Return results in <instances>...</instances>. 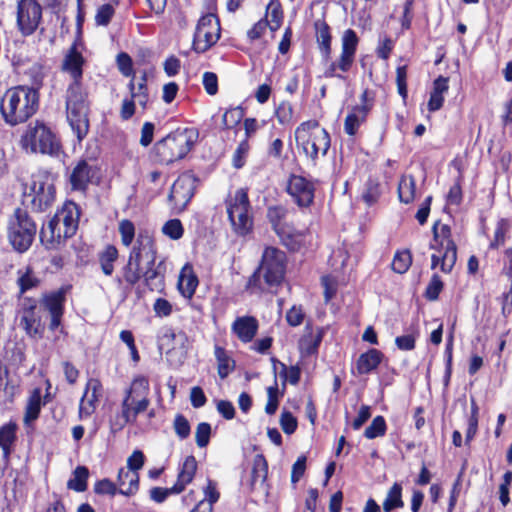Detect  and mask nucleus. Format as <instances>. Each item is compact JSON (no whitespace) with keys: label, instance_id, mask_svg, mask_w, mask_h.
Segmentation results:
<instances>
[{"label":"nucleus","instance_id":"obj_1","mask_svg":"<svg viewBox=\"0 0 512 512\" xmlns=\"http://www.w3.org/2000/svg\"><path fill=\"white\" fill-rule=\"evenodd\" d=\"M84 64L85 59L77 50L76 44L69 48L61 64L62 71L71 78L65 94L67 120L79 141L89 131L88 95L82 85Z\"/></svg>","mask_w":512,"mask_h":512},{"label":"nucleus","instance_id":"obj_2","mask_svg":"<svg viewBox=\"0 0 512 512\" xmlns=\"http://www.w3.org/2000/svg\"><path fill=\"white\" fill-rule=\"evenodd\" d=\"M39 107V93L28 86L8 89L1 98L0 112L3 120L10 126L26 122Z\"/></svg>","mask_w":512,"mask_h":512},{"label":"nucleus","instance_id":"obj_3","mask_svg":"<svg viewBox=\"0 0 512 512\" xmlns=\"http://www.w3.org/2000/svg\"><path fill=\"white\" fill-rule=\"evenodd\" d=\"M149 380L139 375L135 377L126 390L121 403V412L110 421L111 430L114 432L122 430L127 424L135 423L138 414L144 412L149 404Z\"/></svg>","mask_w":512,"mask_h":512},{"label":"nucleus","instance_id":"obj_4","mask_svg":"<svg viewBox=\"0 0 512 512\" xmlns=\"http://www.w3.org/2000/svg\"><path fill=\"white\" fill-rule=\"evenodd\" d=\"M294 135L297 147L313 167L318 165L320 156L325 157L331 147L330 133L316 119L300 123Z\"/></svg>","mask_w":512,"mask_h":512},{"label":"nucleus","instance_id":"obj_5","mask_svg":"<svg viewBox=\"0 0 512 512\" xmlns=\"http://www.w3.org/2000/svg\"><path fill=\"white\" fill-rule=\"evenodd\" d=\"M79 209L74 202H66L40 230V240L47 248H54L62 239L72 237L79 222Z\"/></svg>","mask_w":512,"mask_h":512},{"label":"nucleus","instance_id":"obj_6","mask_svg":"<svg viewBox=\"0 0 512 512\" xmlns=\"http://www.w3.org/2000/svg\"><path fill=\"white\" fill-rule=\"evenodd\" d=\"M197 139L198 132L195 129H177L155 143L154 159L165 165L181 160L190 152Z\"/></svg>","mask_w":512,"mask_h":512},{"label":"nucleus","instance_id":"obj_7","mask_svg":"<svg viewBox=\"0 0 512 512\" xmlns=\"http://www.w3.org/2000/svg\"><path fill=\"white\" fill-rule=\"evenodd\" d=\"M26 152L57 155L60 143L51 129L41 121L31 122L20 140Z\"/></svg>","mask_w":512,"mask_h":512},{"label":"nucleus","instance_id":"obj_8","mask_svg":"<svg viewBox=\"0 0 512 512\" xmlns=\"http://www.w3.org/2000/svg\"><path fill=\"white\" fill-rule=\"evenodd\" d=\"M55 186L52 176L39 171L31 176L29 183L25 185L24 197L34 212H44L55 201Z\"/></svg>","mask_w":512,"mask_h":512},{"label":"nucleus","instance_id":"obj_9","mask_svg":"<svg viewBox=\"0 0 512 512\" xmlns=\"http://www.w3.org/2000/svg\"><path fill=\"white\" fill-rule=\"evenodd\" d=\"M247 189L240 188L226 208V214L230 221L232 230L238 236H246L253 230V216Z\"/></svg>","mask_w":512,"mask_h":512},{"label":"nucleus","instance_id":"obj_10","mask_svg":"<svg viewBox=\"0 0 512 512\" xmlns=\"http://www.w3.org/2000/svg\"><path fill=\"white\" fill-rule=\"evenodd\" d=\"M359 38L357 33L349 28L343 32L341 54L324 70L325 78H338L345 80V73L349 72L354 64Z\"/></svg>","mask_w":512,"mask_h":512},{"label":"nucleus","instance_id":"obj_11","mask_svg":"<svg viewBox=\"0 0 512 512\" xmlns=\"http://www.w3.org/2000/svg\"><path fill=\"white\" fill-rule=\"evenodd\" d=\"M285 258H261L259 267L247 281V288H261V277L268 287L279 286L285 276Z\"/></svg>","mask_w":512,"mask_h":512},{"label":"nucleus","instance_id":"obj_12","mask_svg":"<svg viewBox=\"0 0 512 512\" xmlns=\"http://www.w3.org/2000/svg\"><path fill=\"white\" fill-rule=\"evenodd\" d=\"M315 191V183L305 176L294 173L288 176L285 192L298 208H310L314 204Z\"/></svg>","mask_w":512,"mask_h":512},{"label":"nucleus","instance_id":"obj_13","mask_svg":"<svg viewBox=\"0 0 512 512\" xmlns=\"http://www.w3.org/2000/svg\"><path fill=\"white\" fill-rule=\"evenodd\" d=\"M42 21V6L36 0H19L16 10V25L22 36L32 35Z\"/></svg>","mask_w":512,"mask_h":512},{"label":"nucleus","instance_id":"obj_14","mask_svg":"<svg viewBox=\"0 0 512 512\" xmlns=\"http://www.w3.org/2000/svg\"><path fill=\"white\" fill-rule=\"evenodd\" d=\"M220 35L221 26L216 15L212 13L204 15L198 21L193 46L195 50L204 52L219 40Z\"/></svg>","mask_w":512,"mask_h":512},{"label":"nucleus","instance_id":"obj_15","mask_svg":"<svg viewBox=\"0 0 512 512\" xmlns=\"http://www.w3.org/2000/svg\"><path fill=\"white\" fill-rule=\"evenodd\" d=\"M374 107V96L368 89H365L360 95V104L351 108L344 120V132L348 136H355L362 124Z\"/></svg>","mask_w":512,"mask_h":512},{"label":"nucleus","instance_id":"obj_16","mask_svg":"<svg viewBox=\"0 0 512 512\" xmlns=\"http://www.w3.org/2000/svg\"><path fill=\"white\" fill-rule=\"evenodd\" d=\"M196 177L189 173L181 174L173 183L168 199L176 212H182L190 202L196 189Z\"/></svg>","mask_w":512,"mask_h":512},{"label":"nucleus","instance_id":"obj_17","mask_svg":"<svg viewBox=\"0 0 512 512\" xmlns=\"http://www.w3.org/2000/svg\"><path fill=\"white\" fill-rule=\"evenodd\" d=\"M19 325L30 337L41 336L43 327L37 301L32 298H24L18 311Z\"/></svg>","mask_w":512,"mask_h":512},{"label":"nucleus","instance_id":"obj_18","mask_svg":"<svg viewBox=\"0 0 512 512\" xmlns=\"http://www.w3.org/2000/svg\"><path fill=\"white\" fill-rule=\"evenodd\" d=\"M70 289L71 285H63L55 291L45 293L41 299V304L51 316L49 328L52 331L56 330L61 325L66 295Z\"/></svg>","mask_w":512,"mask_h":512},{"label":"nucleus","instance_id":"obj_19","mask_svg":"<svg viewBox=\"0 0 512 512\" xmlns=\"http://www.w3.org/2000/svg\"><path fill=\"white\" fill-rule=\"evenodd\" d=\"M432 231L431 248L441 256H457V246L452 238L451 227L438 221L433 225Z\"/></svg>","mask_w":512,"mask_h":512},{"label":"nucleus","instance_id":"obj_20","mask_svg":"<svg viewBox=\"0 0 512 512\" xmlns=\"http://www.w3.org/2000/svg\"><path fill=\"white\" fill-rule=\"evenodd\" d=\"M101 395V382L96 378L89 379L79 404V415L81 418L89 417L92 413H94Z\"/></svg>","mask_w":512,"mask_h":512},{"label":"nucleus","instance_id":"obj_21","mask_svg":"<svg viewBox=\"0 0 512 512\" xmlns=\"http://www.w3.org/2000/svg\"><path fill=\"white\" fill-rule=\"evenodd\" d=\"M258 328V320L254 316L237 317L231 326L232 332L243 343L251 342L258 332Z\"/></svg>","mask_w":512,"mask_h":512},{"label":"nucleus","instance_id":"obj_22","mask_svg":"<svg viewBox=\"0 0 512 512\" xmlns=\"http://www.w3.org/2000/svg\"><path fill=\"white\" fill-rule=\"evenodd\" d=\"M385 358L384 353L376 348H370L361 353L356 361L357 375H368L375 371Z\"/></svg>","mask_w":512,"mask_h":512},{"label":"nucleus","instance_id":"obj_23","mask_svg":"<svg viewBox=\"0 0 512 512\" xmlns=\"http://www.w3.org/2000/svg\"><path fill=\"white\" fill-rule=\"evenodd\" d=\"M314 30L319 50L324 59L328 60L332 53V34L329 24L324 18L314 22Z\"/></svg>","mask_w":512,"mask_h":512},{"label":"nucleus","instance_id":"obj_24","mask_svg":"<svg viewBox=\"0 0 512 512\" xmlns=\"http://www.w3.org/2000/svg\"><path fill=\"white\" fill-rule=\"evenodd\" d=\"M143 275L146 285L151 291H161L164 287V275L161 263L156 265L155 258H145Z\"/></svg>","mask_w":512,"mask_h":512},{"label":"nucleus","instance_id":"obj_25","mask_svg":"<svg viewBox=\"0 0 512 512\" xmlns=\"http://www.w3.org/2000/svg\"><path fill=\"white\" fill-rule=\"evenodd\" d=\"M268 478V461L263 454H256L253 458L250 480L248 483L249 491L256 490L257 484L260 486L266 484Z\"/></svg>","mask_w":512,"mask_h":512},{"label":"nucleus","instance_id":"obj_26","mask_svg":"<svg viewBox=\"0 0 512 512\" xmlns=\"http://www.w3.org/2000/svg\"><path fill=\"white\" fill-rule=\"evenodd\" d=\"M36 224L28 212L22 208H16L9 220L8 231L36 234Z\"/></svg>","mask_w":512,"mask_h":512},{"label":"nucleus","instance_id":"obj_27","mask_svg":"<svg viewBox=\"0 0 512 512\" xmlns=\"http://www.w3.org/2000/svg\"><path fill=\"white\" fill-rule=\"evenodd\" d=\"M322 339L323 331L321 329L314 333L313 328L310 325H306L304 334L298 343L300 352L307 356L317 354Z\"/></svg>","mask_w":512,"mask_h":512},{"label":"nucleus","instance_id":"obj_28","mask_svg":"<svg viewBox=\"0 0 512 512\" xmlns=\"http://www.w3.org/2000/svg\"><path fill=\"white\" fill-rule=\"evenodd\" d=\"M288 209L284 205H272L267 208L266 217L277 235H282L292 225L286 222Z\"/></svg>","mask_w":512,"mask_h":512},{"label":"nucleus","instance_id":"obj_29","mask_svg":"<svg viewBox=\"0 0 512 512\" xmlns=\"http://www.w3.org/2000/svg\"><path fill=\"white\" fill-rule=\"evenodd\" d=\"M198 278L190 264H185L180 271L178 279V289L180 293L190 299L198 286Z\"/></svg>","mask_w":512,"mask_h":512},{"label":"nucleus","instance_id":"obj_30","mask_svg":"<svg viewBox=\"0 0 512 512\" xmlns=\"http://www.w3.org/2000/svg\"><path fill=\"white\" fill-rule=\"evenodd\" d=\"M117 484L119 494L124 496H132L139 489V474L131 473L125 468H120L117 474Z\"/></svg>","mask_w":512,"mask_h":512},{"label":"nucleus","instance_id":"obj_31","mask_svg":"<svg viewBox=\"0 0 512 512\" xmlns=\"http://www.w3.org/2000/svg\"><path fill=\"white\" fill-rule=\"evenodd\" d=\"M197 470V462L194 456L185 458L178 473L177 481L174 484V491L182 492L192 482Z\"/></svg>","mask_w":512,"mask_h":512},{"label":"nucleus","instance_id":"obj_32","mask_svg":"<svg viewBox=\"0 0 512 512\" xmlns=\"http://www.w3.org/2000/svg\"><path fill=\"white\" fill-rule=\"evenodd\" d=\"M92 168L82 160L73 168L70 175V183L73 190H84L92 177Z\"/></svg>","mask_w":512,"mask_h":512},{"label":"nucleus","instance_id":"obj_33","mask_svg":"<svg viewBox=\"0 0 512 512\" xmlns=\"http://www.w3.org/2000/svg\"><path fill=\"white\" fill-rule=\"evenodd\" d=\"M383 192L384 186L382 182L377 177L370 176L365 182L361 198L367 206L371 207L378 203Z\"/></svg>","mask_w":512,"mask_h":512},{"label":"nucleus","instance_id":"obj_34","mask_svg":"<svg viewBox=\"0 0 512 512\" xmlns=\"http://www.w3.org/2000/svg\"><path fill=\"white\" fill-rule=\"evenodd\" d=\"M398 199L403 204H411L416 197V179L412 174L401 175L397 187Z\"/></svg>","mask_w":512,"mask_h":512},{"label":"nucleus","instance_id":"obj_35","mask_svg":"<svg viewBox=\"0 0 512 512\" xmlns=\"http://www.w3.org/2000/svg\"><path fill=\"white\" fill-rule=\"evenodd\" d=\"M17 425L13 422L0 426V448L5 462H8L12 446L16 440Z\"/></svg>","mask_w":512,"mask_h":512},{"label":"nucleus","instance_id":"obj_36","mask_svg":"<svg viewBox=\"0 0 512 512\" xmlns=\"http://www.w3.org/2000/svg\"><path fill=\"white\" fill-rule=\"evenodd\" d=\"M278 236L290 252H299L305 245V234L296 231L293 226L287 228L282 235Z\"/></svg>","mask_w":512,"mask_h":512},{"label":"nucleus","instance_id":"obj_37","mask_svg":"<svg viewBox=\"0 0 512 512\" xmlns=\"http://www.w3.org/2000/svg\"><path fill=\"white\" fill-rule=\"evenodd\" d=\"M463 184L464 173L463 170L458 168V175L454 179V183L450 186L445 200L447 205L460 206L463 202Z\"/></svg>","mask_w":512,"mask_h":512},{"label":"nucleus","instance_id":"obj_38","mask_svg":"<svg viewBox=\"0 0 512 512\" xmlns=\"http://www.w3.org/2000/svg\"><path fill=\"white\" fill-rule=\"evenodd\" d=\"M512 228V221L508 218H500L495 227L493 239L490 241V249H498L505 244L506 238Z\"/></svg>","mask_w":512,"mask_h":512},{"label":"nucleus","instance_id":"obj_39","mask_svg":"<svg viewBox=\"0 0 512 512\" xmlns=\"http://www.w3.org/2000/svg\"><path fill=\"white\" fill-rule=\"evenodd\" d=\"M402 492V484L400 482H394L387 491V495L382 503V507L390 510L403 508L404 501L402 498Z\"/></svg>","mask_w":512,"mask_h":512},{"label":"nucleus","instance_id":"obj_40","mask_svg":"<svg viewBox=\"0 0 512 512\" xmlns=\"http://www.w3.org/2000/svg\"><path fill=\"white\" fill-rule=\"evenodd\" d=\"M41 410V391L40 389H35L30 395L27 405L26 411L24 415V423L26 425L35 421L40 414Z\"/></svg>","mask_w":512,"mask_h":512},{"label":"nucleus","instance_id":"obj_41","mask_svg":"<svg viewBox=\"0 0 512 512\" xmlns=\"http://www.w3.org/2000/svg\"><path fill=\"white\" fill-rule=\"evenodd\" d=\"M453 349H454V333L450 332L446 339L444 358H445V371L443 376V384L448 387L452 377L453 371Z\"/></svg>","mask_w":512,"mask_h":512},{"label":"nucleus","instance_id":"obj_42","mask_svg":"<svg viewBox=\"0 0 512 512\" xmlns=\"http://www.w3.org/2000/svg\"><path fill=\"white\" fill-rule=\"evenodd\" d=\"M145 261V258H128L124 273L127 282L134 284L142 277Z\"/></svg>","mask_w":512,"mask_h":512},{"label":"nucleus","instance_id":"obj_43","mask_svg":"<svg viewBox=\"0 0 512 512\" xmlns=\"http://www.w3.org/2000/svg\"><path fill=\"white\" fill-rule=\"evenodd\" d=\"M35 234L8 231V239L14 250L18 253L26 252L34 240Z\"/></svg>","mask_w":512,"mask_h":512},{"label":"nucleus","instance_id":"obj_44","mask_svg":"<svg viewBox=\"0 0 512 512\" xmlns=\"http://www.w3.org/2000/svg\"><path fill=\"white\" fill-rule=\"evenodd\" d=\"M470 404V416L468 418V427L465 433V444L468 446L470 445L471 441L474 439L478 432L479 422V406L473 397H471Z\"/></svg>","mask_w":512,"mask_h":512},{"label":"nucleus","instance_id":"obj_45","mask_svg":"<svg viewBox=\"0 0 512 512\" xmlns=\"http://www.w3.org/2000/svg\"><path fill=\"white\" fill-rule=\"evenodd\" d=\"M274 116L278 123L282 126H289L293 123L294 119V107L293 104L288 100H282L275 107Z\"/></svg>","mask_w":512,"mask_h":512},{"label":"nucleus","instance_id":"obj_46","mask_svg":"<svg viewBox=\"0 0 512 512\" xmlns=\"http://www.w3.org/2000/svg\"><path fill=\"white\" fill-rule=\"evenodd\" d=\"M89 471L85 466H78L73 472V478L67 482V487L76 492H83L87 489Z\"/></svg>","mask_w":512,"mask_h":512},{"label":"nucleus","instance_id":"obj_47","mask_svg":"<svg viewBox=\"0 0 512 512\" xmlns=\"http://www.w3.org/2000/svg\"><path fill=\"white\" fill-rule=\"evenodd\" d=\"M270 13L271 20L269 21L270 30L277 31L283 22L284 14L281 3L279 0H270L267 5L266 14ZM267 17V15H265Z\"/></svg>","mask_w":512,"mask_h":512},{"label":"nucleus","instance_id":"obj_48","mask_svg":"<svg viewBox=\"0 0 512 512\" xmlns=\"http://www.w3.org/2000/svg\"><path fill=\"white\" fill-rule=\"evenodd\" d=\"M25 76L31 85L28 87V89H34L35 92H38V90L42 87L45 78L44 67L38 63H34L27 69Z\"/></svg>","mask_w":512,"mask_h":512},{"label":"nucleus","instance_id":"obj_49","mask_svg":"<svg viewBox=\"0 0 512 512\" xmlns=\"http://www.w3.org/2000/svg\"><path fill=\"white\" fill-rule=\"evenodd\" d=\"M387 431V424L386 420L383 416L378 415L374 417L372 422L368 427H366L364 431V436L367 439H375L378 437H382L386 434Z\"/></svg>","mask_w":512,"mask_h":512},{"label":"nucleus","instance_id":"obj_50","mask_svg":"<svg viewBox=\"0 0 512 512\" xmlns=\"http://www.w3.org/2000/svg\"><path fill=\"white\" fill-rule=\"evenodd\" d=\"M249 151V141L246 139L241 140L232 156V166L235 169H241L245 166Z\"/></svg>","mask_w":512,"mask_h":512},{"label":"nucleus","instance_id":"obj_51","mask_svg":"<svg viewBox=\"0 0 512 512\" xmlns=\"http://www.w3.org/2000/svg\"><path fill=\"white\" fill-rule=\"evenodd\" d=\"M444 288V283L441 277L434 273L424 291L423 296L428 301H436Z\"/></svg>","mask_w":512,"mask_h":512},{"label":"nucleus","instance_id":"obj_52","mask_svg":"<svg viewBox=\"0 0 512 512\" xmlns=\"http://www.w3.org/2000/svg\"><path fill=\"white\" fill-rule=\"evenodd\" d=\"M321 285L324 288V301L329 303L337 294L338 281L337 278L331 274L323 275L321 277Z\"/></svg>","mask_w":512,"mask_h":512},{"label":"nucleus","instance_id":"obj_53","mask_svg":"<svg viewBox=\"0 0 512 512\" xmlns=\"http://www.w3.org/2000/svg\"><path fill=\"white\" fill-rule=\"evenodd\" d=\"M162 232L169 238L178 240L182 237L184 229L179 219H171L163 225Z\"/></svg>","mask_w":512,"mask_h":512},{"label":"nucleus","instance_id":"obj_54","mask_svg":"<svg viewBox=\"0 0 512 512\" xmlns=\"http://www.w3.org/2000/svg\"><path fill=\"white\" fill-rule=\"evenodd\" d=\"M267 396L268 400L265 406V412L268 415H273L279 406V389L276 380L273 386L267 388Z\"/></svg>","mask_w":512,"mask_h":512},{"label":"nucleus","instance_id":"obj_55","mask_svg":"<svg viewBox=\"0 0 512 512\" xmlns=\"http://www.w3.org/2000/svg\"><path fill=\"white\" fill-rule=\"evenodd\" d=\"M39 284V279L33 275L30 267L26 268V271L22 273L18 278V285L21 293H25Z\"/></svg>","mask_w":512,"mask_h":512},{"label":"nucleus","instance_id":"obj_56","mask_svg":"<svg viewBox=\"0 0 512 512\" xmlns=\"http://www.w3.org/2000/svg\"><path fill=\"white\" fill-rule=\"evenodd\" d=\"M407 65L398 66L396 68V85L398 94L406 100L408 97V89H407Z\"/></svg>","mask_w":512,"mask_h":512},{"label":"nucleus","instance_id":"obj_57","mask_svg":"<svg viewBox=\"0 0 512 512\" xmlns=\"http://www.w3.org/2000/svg\"><path fill=\"white\" fill-rule=\"evenodd\" d=\"M119 233L121 235L122 243L125 246H129L135 236V226L134 224L127 219L121 220L119 222Z\"/></svg>","mask_w":512,"mask_h":512},{"label":"nucleus","instance_id":"obj_58","mask_svg":"<svg viewBox=\"0 0 512 512\" xmlns=\"http://www.w3.org/2000/svg\"><path fill=\"white\" fill-rule=\"evenodd\" d=\"M115 14V9L111 4L100 6L95 15V22L99 26H107Z\"/></svg>","mask_w":512,"mask_h":512},{"label":"nucleus","instance_id":"obj_59","mask_svg":"<svg viewBox=\"0 0 512 512\" xmlns=\"http://www.w3.org/2000/svg\"><path fill=\"white\" fill-rule=\"evenodd\" d=\"M94 492L96 494L109 495L112 497L119 493L117 485L107 478L99 480L95 483Z\"/></svg>","mask_w":512,"mask_h":512},{"label":"nucleus","instance_id":"obj_60","mask_svg":"<svg viewBox=\"0 0 512 512\" xmlns=\"http://www.w3.org/2000/svg\"><path fill=\"white\" fill-rule=\"evenodd\" d=\"M280 426L285 434L290 435L296 431L298 422L290 411H283L280 417Z\"/></svg>","mask_w":512,"mask_h":512},{"label":"nucleus","instance_id":"obj_61","mask_svg":"<svg viewBox=\"0 0 512 512\" xmlns=\"http://www.w3.org/2000/svg\"><path fill=\"white\" fill-rule=\"evenodd\" d=\"M268 27L270 28L269 21L267 17L264 16L247 31V38L251 42L261 38Z\"/></svg>","mask_w":512,"mask_h":512},{"label":"nucleus","instance_id":"obj_62","mask_svg":"<svg viewBox=\"0 0 512 512\" xmlns=\"http://www.w3.org/2000/svg\"><path fill=\"white\" fill-rule=\"evenodd\" d=\"M145 463V455L141 450H134L127 459V471L138 473Z\"/></svg>","mask_w":512,"mask_h":512},{"label":"nucleus","instance_id":"obj_63","mask_svg":"<svg viewBox=\"0 0 512 512\" xmlns=\"http://www.w3.org/2000/svg\"><path fill=\"white\" fill-rule=\"evenodd\" d=\"M395 43L389 36H385L382 40L379 41L377 47H376V54L378 58L382 60H388L393 49H394Z\"/></svg>","mask_w":512,"mask_h":512},{"label":"nucleus","instance_id":"obj_64","mask_svg":"<svg viewBox=\"0 0 512 512\" xmlns=\"http://www.w3.org/2000/svg\"><path fill=\"white\" fill-rule=\"evenodd\" d=\"M174 430L176 435L181 439H186L190 435L191 427L188 420L182 415L177 414L174 419Z\"/></svg>","mask_w":512,"mask_h":512}]
</instances>
